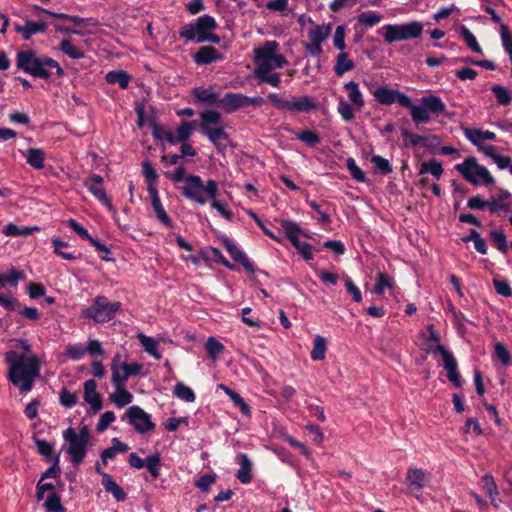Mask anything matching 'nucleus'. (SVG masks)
<instances>
[{"label": "nucleus", "instance_id": "64", "mask_svg": "<svg viewBox=\"0 0 512 512\" xmlns=\"http://www.w3.org/2000/svg\"><path fill=\"white\" fill-rule=\"evenodd\" d=\"M499 34L504 51L506 53L512 51V32L509 30L508 26L501 24Z\"/></svg>", "mask_w": 512, "mask_h": 512}, {"label": "nucleus", "instance_id": "21", "mask_svg": "<svg viewBox=\"0 0 512 512\" xmlns=\"http://www.w3.org/2000/svg\"><path fill=\"white\" fill-rule=\"evenodd\" d=\"M219 107L225 112L232 113L245 107V95L242 93H226L219 101Z\"/></svg>", "mask_w": 512, "mask_h": 512}, {"label": "nucleus", "instance_id": "39", "mask_svg": "<svg viewBox=\"0 0 512 512\" xmlns=\"http://www.w3.org/2000/svg\"><path fill=\"white\" fill-rule=\"evenodd\" d=\"M327 350V341L324 337L316 335L313 340L311 358L314 361H321L325 358Z\"/></svg>", "mask_w": 512, "mask_h": 512}, {"label": "nucleus", "instance_id": "56", "mask_svg": "<svg viewBox=\"0 0 512 512\" xmlns=\"http://www.w3.org/2000/svg\"><path fill=\"white\" fill-rule=\"evenodd\" d=\"M460 31L467 46L475 53H482V49L474 34L466 26H461Z\"/></svg>", "mask_w": 512, "mask_h": 512}, {"label": "nucleus", "instance_id": "42", "mask_svg": "<svg viewBox=\"0 0 512 512\" xmlns=\"http://www.w3.org/2000/svg\"><path fill=\"white\" fill-rule=\"evenodd\" d=\"M344 88L348 92L350 102L357 108H361L364 104V100L358 84L354 81H350L344 85Z\"/></svg>", "mask_w": 512, "mask_h": 512}, {"label": "nucleus", "instance_id": "52", "mask_svg": "<svg viewBox=\"0 0 512 512\" xmlns=\"http://www.w3.org/2000/svg\"><path fill=\"white\" fill-rule=\"evenodd\" d=\"M205 348L209 358L216 360L218 355L224 350V345L215 337L210 336L206 341Z\"/></svg>", "mask_w": 512, "mask_h": 512}, {"label": "nucleus", "instance_id": "24", "mask_svg": "<svg viewBox=\"0 0 512 512\" xmlns=\"http://www.w3.org/2000/svg\"><path fill=\"white\" fill-rule=\"evenodd\" d=\"M195 100L205 105H217L219 106V95L213 87H195L192 92Z\"/></svg>", "mask_w": 512, "mask_h": 512}, {"label": "nucleus", "instance_id": "55", "mask_svg": "<svg viewBox=\"0 0 512 512\" xmlns=\"http://www.w3.org/2000/svg\"><path fill=\"white\" fill-rule=\"evenodd\" d=\"M161 458L159 454H153L147 457L145 467L149 471L150 475L156 479L160 476Z\"/></svg>", "mask_w": 512, "mask_h": 512}, {"label": "nucleus", "instance_id": "1", "mask_svg": "<svg viewBox=\"0 0 512 512\" xmlns=\"http://www.w3.org/2000/svg\"><path fill=\"white\" fill-rule=\"evenodd\" d=\"M279 44L276 41H266L262 46L254 49V77L258 83H265L274 88H278L281 83V76L273 69L283 68L287 59L278 54Z\"/></svg>", "mask_w": 512, "mask_h": 512}, {"label": "nucleus", "instance_id": "19", "mask_svg": "<svg viewBox=\"0 0 512 512\" xmlns=\"http://www.w3.org/2000/svg\"><path fill=\"white\" fill-rule=\"evenodd\" d=\"M148 194L151 198V205L157 220L165 227L172 228L173 222L171 218L168 216L167 212L165 211L161 203L158 189L151 187L150 192H148Z\"/></svg>", "mask_w": 512, "mask_h": 512}, {"label": "nucleus", "instance_id": "32", "mask_svg": "<svg viewBox=\"0 0 512 512\" xmlns=\"http://www.w3.org/2000/svg\"><path fill=\"white\" fill-rule=\"evenodd\" d=\"M280 225L285 237L292 245L299 241V236L302 234V230L295 222L290 220H281Z\"/></svg>", "mask_w": 512, "mask_h": 512}, {"label": "nucleus", "instance_id": "29", "mask_svg": "<svg viewBox=\"0 0 512 512\" xmlns=\"http://www.w3.org/2000/svg\"><path fill=\"white\" fill-rule=\"evenodd\" d=\"M26 162L34 169L40 170L44 167L45 153L40 148H29L25 154Z\"/></svg>", "mask_w": 512, "mask_h": 512}, {"label": "nucleus", "instance_id": "51", "mask_svg": "<svg viewBox=\"0 0 512 512\" xmlns=\"http://www.w3.org/2000/svg\"><path fill=\"white\" fill-rule=\"evenodd\" d=\"M152 134L156 140L166 141L170 145H176L175 135L170 130L165 129L162 126L154 125Z\"/></svg>", "mask_w": 512, "mask_h": 512}, {"label": "nucleus", "instance_id": "63", "mask_svg": "<svg viewBox=\"0 0 512 512\" xmlns=\"http://www.w3.org/2000/svg\"><path fill=\"white\" fill-rule=\"evenodd\" d=\"M298 140L306 143L309 146H315L320 142L319 135L312 130H303L296 134Z\"/></svg>", "mask_w": 512, "mask_h": 512}, {"label": "nucleus", "instance_id": "15", "mask_svg": "<svg viewBox=\"0 0 512 512\" xmlns=\"http://www.w3.org/2000/svg\"><path fill=\"white\" fill-rule=\"evenodd\" d=\"M386 290H389L390 296H392L395 301V306H391L394 311L389 317L411 316L416 312V306L413 303L405 302L404 295L400 288L388 277H386Z\"/></svg>", "mask_w": 512, "mask_h": 512}, {"label": "nucleus", "instance_id": "36", "mask_svg": "<svg viewBox=\"0 0 512 512\" xmlns=\"http://www.w3.org/2000/svg\"><path fill=\"white\" fill-rule=\"evenodd\" d=\"M59 50L71 59L84 58V52L77 47L70 39H63L59 43Z\"/></svg>", "mask_w": 512, "mask_h": 512}, {"label": "nucleus", "instance_id": "25", "mask_svg": "<svg viewBox=\"0 0 512 512\" xmlns=\"http://www.w3.org/2000/svg\"><path fill=\"white\" fill-rule=\"evenodd\" d=\"M221 59L222 55L211 46L201 47L194 55V62L197 65H208Z\"/></svg>", "mask_w": 512, "mask_h": 512}, {"label": "nucleus", "instance_id": "47", "mask_svg": "<svg viewBox=\"0 0 512 512\" xmlns=\"http://www.w3.org/2000/svg\"><path fill=\"white\" fill-rule=\"evenodd\" d=\"M43 507L47 512H65L66 509L61 503L60 496L52 492L48 495L47 499L45 500Z\"/></svg>", "mask_w": 512, "mask_h": 512}, {"label": "nucleus", "instance_id": "58", "mask_svg": "<svg viewBox=\"0 0 512 512\" xmlns=\"http://www.w3.org/2000/svg\"><path fill=\"white\" fill-rule=\"evenodd\" d=\"M490 239L500 252L503 254L508 252L506 236L502 230H492L490 232Z\"/></svg>", "mask_w": 512, "mask_h": 512}, {"label": "nucleus", "instance_id": "26", "mask_svg": "<svg viewBox=\"0 0 512 512\" xmlns=\"http://www.w3.org/2000/svg\"><path fill=\"white\" fill-rule=\"evenodd\" d=\"M224 246L230 256L236 261L241 263L244 268L249 272H254L252 263L248 260L244 252L230 239H224Z\"/></svg>", "mask_w": 512, "mask_h": 512}, {"label": "nucleus", "instance_id": "43", "mask_svg": "<svg viewBox=\"0 0 512 512\" xmlns=\"http://www.w3.org/2000/svg\"><path fill=\"white\" fill-rule=\"evenodd\" d=\"M138 339L144 350L153 356L155 359H160L162 355L158 351V342L152 337H148L142 333L138 334Z\"/></svg>", "mask_w": 512, "mask_h": 512}, {"label": "nucleus", "instance_id": "4", "mask_svg": "<svg viewBox=\"0 0 512 512\" xmlns=\"http://www.w3.org/2000/svg\"><path fill=\"white\" fill-rule=\"evenodd\" d=\"M217 27L218 25L215 18L208 14H204L194 21L185 24L179 31V36L186 41L218 44L220 42V38L218 35L213 33Z\"/></svg>", "mask_w": 512, "mask_h": 512}, {"label": "nucleus", "instance_id": "20", "mask_svg": "<svg viewBox=\"0 0 512 512\" xmlns=\"http://www.w3.org/2000/svg\"><path fill=\"white\" fill-rule=\"evenodd\" d=\"M464 136L477 148L486 145L485 141H493L496 139L494 132L479 128H465Z\"/></svg>", "mask_w": 512, "mask_h": 512}, {"label": "nucleus", "instance_id": "40", "mask_svg": "<svg viewBox=\"0 0 512 512\" xmlns=\"http://www.w3.org/2000/svg\"><path fill=\"white\" fill-rule=\"evenodd\" d=\"M120 358L119 355L113 358L111 364L112 371V383L115 388H119L120 386H124L126 381L129 379V376H125V370H121L120 365L116 363V361Z\"/></svg>", "mask_w": 512, "mask_h": 512}, {"label": "nucleus", "instance_id": "33", "mask_svg": "<svg viewBox=\"0 0 512 512\" xmlns=\"http://www.w3.org/2000/svg\"><path fill=\"white\" fill-rule=\"evenodd\" d=\"M354 66V62L349 58L348 54L341 52L337 55L334 72L337 76H343L346 72L351 71Z\"/></svg>", "mask_w": 512, "mask_h": 512}, {"label": "nucleus", "instance_id": "53", "mask_svg": "<svg viewBox=\"0 0 512 512\" xmlns=\"http://www.w3.org/2000/svg\"><path fill=\"white\" fill-rule=\"evenodd\" d=\"M481 485H482L483 489L486 491V493L489 495V497L491 498L492 504L495 507H497L498 505L495 503L494 497L498 494V491H497V486L494 481V478L488 474L484 475L481 478Z\"/></svg>", "mask_w": 512, "mask_h": 512}, {"label": "nucleus", "instance_id": "2", "mask_svg": "<svg viewBox=\"0 0 512 512\" xmlns=\"http://www.w3.org/2000/svg\"><path fill=\"white\" fill-rule=\"evenodd\" d=\"M5 361L9 364L8 379L19 387L21 392L32 389L34 380L39 376V361L36 356L18 354L10 350L5 353Z\"/></svg>", "mask_w": 512, "mask_h": 512}, {"label": "nucleus", "instance_id": "48", "mask_svg": "<svg viewBox=\"0 0 512 512\" xmlns=\"http://www.w3.org/2000/svg\"><path fill=\"white\" fill-rule=\"evenodd\" d=\"M142 172L147 182V191L150 192L151 187L157 188L156 182L158 175L149 161H144L142 163Z\"/></svg>", "mask_w": 512, "mask_h": 512}, {"label": "nucleus", "instance_id": "11", "mask_svg": "<svg viewBox=\"0 0 512 512\" xmlns=\"http://www.w3.org/2000/svg\"><path fill=\"white\" fill-rule=\"evenodd\" d=\"M423 349L427 354L437 357L439 354L443 363L444 369L447 371V378L456 386H461L460 374L457 371V362L453 354L448 351L441 343H433L424 340Z\"/></svg>", "mask_w": 512, "mask_h": 512}, {"label": "nucleus", "instance_id": "50", "mask_svg": "<svg viewBox=\"0 0 512 512\" xmlns=\"http://www.w3.org/2000/svg\"><path fill=\"white\" fill-rule=\"evenodd\" d=\"M33 230H38V228L37 227H33V228L19 227L13 223H9L3 228V234L5 236H11V237L27 236V235H30Z\"/></svg>", "mask_w": 512, "mask_h": 512}, {"label": "nucleus", "instance_id": "16", "mask_svg": "<svg viewBox=\"0 0 512 512\" xmlns=\"http://www.w3.org/2000/svg\"><path fill=\"white\" fill-rule=\"evenodd\" d=\"M124 418H126L139 433H146L155 428V424L152 422L150 414L136 405L127 409L123 419Z\"/></svg>", "mask_w": 512, "mask_h": 512}, {"label": "nucleus", "instance_id": "13", "mask_svg": "<svg viewBox=\"0 0 512 512\" xmlns=\"http://www.w3.org/2000/svg\"><path fill=\"white\" fill-rule=\"evenodd\" d=\"M121 309L120 302H110L105 296H97L93 304L84 310L83 315L94 320L101 316L109 320Z\"/></svg>", "mask_w": 512, "mask_h": 512}, {"label": "nucleus", "instance_id": "35", "mask_svg": "<svg viewBox=\"0 0 512 512\" xmlns=\"http://www.w3.org/2000/svg\"><path fill=\"white\" fill-rule=\"evenodd\" d=\"M130 75L123 70H114L106 74L105 80L109 84H118L121 89H126L130 82Z\"/></svg>", "mask_w": 512, "mask_h": 512}, {"label": "nucleus", "instance_id": "41", "mask_svg": "<svg viewBox=\"0 0 512 512\" xmlns=\"http://www.w3.org/2000/svg\"><path fill=\"white\" fill-rule=\"evenodd\" d=\"M331 33V25H317L308 31L309 41L323 43Z\"/></svg>", "mask_w": 512, "mask_h": 512}, {"label": "nucleus", "instance_id": "37", "mask_svg": "<svg viewBox=\"0 0 512 512\" xmlns=\"http://www.w3.org/2000/svg\"><path fill=\"white\" fill-rule=\"evenodd\" d=\"M115 393L110 395V400L119 408H123L133 401V395L124 386L115 388Z\"/></svg>", "mask_w": 512, "mask_h": 512}, {"label": "nucleus", "instance_id": "17", "mask_svg": "<svg viewBox=\"0 0 512 512\" xmlns=\"http://www.w3.org/2000/svg\"><path fill=\"white\" fill-rule=\"evenodd\" d=\"M104 179L102 176L98 174H94L83 181L84 187L99 201L101 202L109 211H114V207L106 194L104 188Z\"/></svg>", "mask_w": 512, "mask_h": 512}, {"label": "nucleus", "instance_id": "10", "mask_svg": "<svg viewBox=\"0 0 512 512\" xmlns=\"http://www.w3.org/2000/svg\"><path fill=\"white\" fill-rule=\"evenodd\" d=\"M267 99L276 109L281 111L308 113L318 108L317 100L308 95L293 97L291 100H287L277 93H270Z\"/></svg>", "mask_w": 512, "mask_h": 512}, {"label": "nucleus", "instance_id": "34", "mask_svg": "<svg viewBox=\"0 0 512 512\" xmlns=\"http://www.w3.org/2000/svg\"><path fill=\"white\" fill-rule=\"evenodd\" d=\"M196 127V121H182L176 128V144L188 142Z\"/></svg>", "mask_w": 512, "mask_h": 512}, {"label": "nucleus", "instance_id": "60", "mask_svg": "<svg viewBox=\"0 0 512 512\" xmlns=\"http://www.w3.org/2000/svg\"><path fill=\"white\" fill-rule=\"evenodd\" d=\"M50 462L52 463V465L41 474V477H40L41 481H44L45 479H48V478H57L61 473V469H60V465H59L60 455L59 454L55 455L54 459H52V461H50Z\"/></svg>", "mask_w": 512, "mask_h": 512}, {"label": "nucleus", "instance_id": "62", "mask_svg": "<svg viewBox=\"0 0 512 512\" xmlns=\"http://www.w3.org/2000/svg\"><path fill=\"white\" fill-rule=\"evenodd\" d=\"M0 306L8 312H16L21 309V304L11 295L0 293Z\"/></svg>", "mask_w": 512, "mask_h": 512}, {"label": "nucleus", "instance_id": "49", "mask_svg": "<svg viewBox=\"0 0 512 512\" xmlns=\"http://www.w3.org/2000/svg\"><path fill=\"white\" fill-rule=\"evenodd\" d=\"M419 173L420 174L430 173L435 178L439 179L443 174V168L439 161L432 159L428 162H424L421 164Z\"/></svg>", "mask_w": 512, "mask_h": 512}, {"label": "nucleus", "instance_id": "9", "mask_svg": "<svg viewBox=\"0 0 512 512\" xmlns=\"http://www.w3.org/2000/svg\"><path fill=\"white\" fill-rule=\"evenodd\" d=\"M455 169L472 185L489 186L495 183L489 170L480 165L475 157H467L462 163L456 164Z\"/></svg>", "mask_w": 512, "mask_h": 512}, {"label": "nucleus", "instance_id": "46", "mask_svg": "<svg viewBox=\"0 0 512 512\" xmlns=\"http://www.w3.org/2000/svg\"><path fill=\"white\" fill-rule=\"evenodd\" d=\"M37 451L40 455H42L47 462L52 461L54 459V447L53 444L49 443L44 439L35 438L34 439Z\"/></svg>", "mask_w": 512, "mask_h": 512}, {"label": "nucleus", "instance_id": "12", "mask_svg": "<svg viewBox=\"0 0 512 512\" xmlns=\"http://www.w3.org/2000/svg\"><path fill=\"white\" fill-rule=\"evenodd\" d=\"M423 31V24L412 21L399 25H386V41H403L419 37Z\"/></svg>", "mask_w": 512, "mask_h": 512}, {"label": "nucleus", "instance_id": "45", "mask_svg": "<svg viewBox=\"0 0 512 512\" xmlns=\"http://www.w3.org/2000/svg\"><path fill=\"white\" fill-rule=\"evenodd\" d=\"M173 394L175 397L186 402H194L196 398L194 391L182 382H178L174 386Z\"/></svg>", "mask_w": 512, "mask_h": 512}, {"label": "nucleus", "instance_id": "57", "mask_svg": "<svg viewBox=\"0 0 512 512\" xmlns=\"http://www.w3.org/2000/svg\"><path fill=\"white\" fill-rule=\"evenodd\" d=\"M225 390L226 394L230 397V399L233 401V403L240 409V411L245 414H250V407L249 405L244 401V399L235 391L231 390L228 387L222 386Z\"/></svg>", "mask_w": 512, "mask_h": 512}, {"label": "nucleus", "instance_id": "8", "mask_svg": "<svg viewBox=\"0 0 512 512\" xmlns=\"http://www.w3.org/2000/svg\"><path fill=\"white\" fill-rule=\"evenodd\" d=\"M446 112V105L436 95L429 94L419 99V104L412 102L410 115L415 124H427L431 121V114L439 116Z\"/></svg>", "mask_w": 512, "mask_h": 512}, {"label": "nucleus", "instance_id": "18", "mask_svg": "<svg viewBox=\"0 0 512 512\" xmlns=\"http://www.w3.org/2000/svg\"><path fill=\"white\" fill-rule=\"evenodd\" d=\"M430 474L422 469L410 468L407 471L405 483L410 494L419 496L422 489L429 481Z\"/></svg>", "mask_w": 512, "mask_h": 512}, {"label": "nucleus", "instance_id": "6", "mask_svg": "<svg viewBox=\"0 0 512 512\" xmlns=\"http://www.w3.org/2000/svg\"><path fill=\"white\" fill-rule=\"evenodd\" d=\"M166 176L174 183H185V186L181 190V194L186 199L199 205L206 204V198L203 195V187L205 186V183L199 175H186L185 168L183 166H179L173 173H166Z\"/></svg>", "mask_w": 512, "mask_h": 512}, {"label": "nucleus", "instance_id": "44", "mask_svg": "<svg viewBox=\"0 0 512 512\" xmlns=\"http://www.w3.org/2000/svg\"><path fill=\"white\" fill-rule=\"evenodd\" d=\"M497 103L502 106H507L512 102V92L505 86L495 84L491 87Z\"/></svg>", "mask_w": 512, "mask_h": 512}, {"label": "nucleus", "instance_id": "27", "mask_svg": "<svg viewBox=\"0 0 512 512\" xmlns=\"http://www.w3.org/2000/svg\"><path fill=\"white\" fill-rule=\"evenodd\" d=\"M106 492L111 493L117 501H124L126 493L120 485H118L108 473H103V480H101Z\"/></svg>", "mask_w": 512, "mask_h": 512}, {"label": "nucleus", "instance_id": "23", "mask_svg": "<svg viewBox=\"0 0 512 512\" xmlns=\"http://www.w3.org/2000/svg\"><path fill=\"white\" fill-rule=\"evenodd\" d=\"M84 400L94 411H99L102 408V399L97 392V383L93 379H89L84 383Z\"/></svg>", "mask_w": 512, "mask_h": 512}, {"label": "nucleus", "instance_id": "59", "mask_svg": "<svg viewBox=\"0 0 512 512\" xmlns=\"http://www.w3.org/2000/svg\"><path fill=\"white\" fill-rule=\"evenodd\" d=\"M346 167L350 172L352 178L357 182H365V173L358 167L354 158L349 157L346 160Z\"/></svg>", "mask_w": 512, "mask_h": 512}, {"label": "nucleus", "instance_id": "5", "mask_svg": "<svg viewBox=\"0 0 512 512\" xmlns=\"http://www.w3.org/2000/svg\"><path fill=\"white\" fill-rule=\"evenodd\" d=\"M199 116L201 134L206 136L218 150H224L226 148L224 141H227L229 136L222 124L220 112L206 109L200 112Z\"/></svg>", "mask_w": 512, "mask_h": 512}, {"label": "nucleus", "instance_id": "30", "mask_svg": "<svg viewBox=\"0 0 512 512\" xmlns=\"http://www.w3.org/2000/svg\"><path fill=\"white\" fill-rule=\"evenodd\" d=\"M409 142L412 147H426L433 148L439 145L440 138L438 136H421L418 134H409L408 135Z\"/></svg>", "mask_w": 512, "mask_h": 512}, {"label": "nucleus", "instance_id": "61", "mask_svg": "<svg viewBox=\"0 0 512 512\" xmlns=\"http://www.w3.org/2000/svg\"><path fill=\"white\" fill-rule=\"evenodd\" d=\"M359 23L372 27L381 21V16L373 11H364L358 16Z\"/></svg>", "mask_w": 512, "mask_h": 512}, {"label": "nucleus", "instance_id": "22", "mask_svg": "<svg viewBox=\"0 0 512 512\" xmlns=\"http://www.w3.org/2000/svg\"><path fill=\"white\" fill-rule=\"evenodd\" d=\"M47 29V23L43 21H32L25 19L24 25H15V31L23 37L24 40H29L33 35L43 33Z\"/></svg>", "mask_w": 512, "mask_h": 512}, {"label": "nucleus", "instance_id": "3", "mask_svg": "<svg viewBox=\"0 0 512 512\" xmlns=\"http://www.w3.org/2000/svg\"><path fill=\"white\" fill-rule=\"evenodd\" d=\"M16 64L19 70L40 79H49L52 69H55L57 76L64 75V70L57 61L48 56H40L33 50L19 51Z\"/></svg>", "mask_w": 512, "mask_h": 512}, {"label": "nucleus", "instance_id": "31", "mask_svg": "<svg viewBox=\"0 0 512 512\" xmlns=\"http://www.w3.org/2000/svg\"><path fill=\"white\" fill-rule=\"evenodd\" d=\"M393 103H397L401 107L408 108L409 110L411 109L412 105V101L407 95L399 91L386 88V105H390Z\"/></svg>", "mask_w": 512, "mask_h": 512}, {"label": "nucleus", "instance_id": "28", "mask_svg": "<svg viewBox=\"0 0 512 512\" xmlns=\"http://www.w3.org/2000/svg\"><path fill=\"white\" fill-rule=\"evenodd\" d=\"M240 458V468L237 471L236 478L242 483V484H248L251 482L252 476H251V467L252 463L248 456L244 453L239 454Z\"/></svg>", "mask_w": 512, "mask_h": 512}, {"label": "nucleus", "instance_id": "7", "mask_svg": "<svg viewBox=\"0 0 512 512\" xmlns=\"http://www.w3.org/2000/svg\"><path fill=\"white\" fill-rule=\"evenodd\" d=\"M63 439L68 443L67 453L70 455V461L73 466L81 464L87 454L89 443V430L86 426L82 427L79 432L69 427L62 433Z\"/></svg>", "mask_w": 512, "mask_h": 512}, {"label": "nucleus", "instance_id": "54", "mask_svg": "<svg viewBox=\"0 0 512 512\" xmlns=\"http://www.w3.org/2000/svg\"><path fill=\"white\" fill-rule=\"evenodd\" d=\"M52 244L54 247V252L61 258L69 261L76 260L78 258V256L75 253L66 252V250H62V248L68 247L69 244L67 242L55 238L52 239Z\"/></svg>", "mask_w": 512, "mask_h": 512}, {"label": "nucleus", "instance_id": "38", "mask_svg": "<svg viewBox=\"0 0 512 512\" xmlns=\"http://www.w3.org/2000/svg\"><path fill=\"white\" fill-rule=\"evenodd\" d=\"M23 279V273L11 268L7 274L0 273V288L13 287L16 288L19 281Z\"/></svg>", "mask_w": 512, "mask_h": 512}, {"label": "nucleus", "instance_id": "14", "mask_svg": "<svg viewBox=\"0 0 512 512\" xmlns=\"http://www.w3.org/2000/svg\"><path fill=\"white\" fill-rule=\"evenodd\" d=\"M218 192V183L215 180L209 179L205 182L203 195L206 198V202L209 201L210 207L216 210L225 220L232 221L233 213L225 202L217 199Z\"/></svg>", "mask_w": 512, "mask_h": 512}]
</instances>
